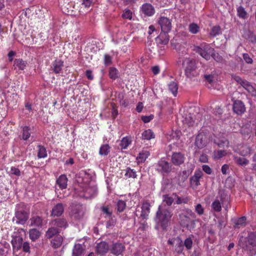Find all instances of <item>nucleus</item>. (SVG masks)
Segmentation results:
<instances>
[{"instance_id": "1", "label": "nucleus", "mask_w": 256, "mask_h": 256, "mask_svg": "<svg viewBox=\"0 0 256 256\" xmlns=\"http://www.w3.org/2000/svg\"><path fill=\"white\" fill-rule=\"evenodd\" d=\"M172 212L165 206H160L156 214V220L158 225L162 230H166L170 223L172 216Z\"/></svg>"}, {"instance_id": "2", "label": "nucleus", "mask_w": 256, "mask_h": 256, "mask_svg": "<svg viewBox=\"0 0 256 256\" xmlns=\"http://www.w3.org/2000/svg\"><path fill=\"white\" fill-rule=\"evenodd\" d=\"M30 212L24 204H19L16 206L15 216L12 222L16 224H24L29 218Z\"/></svg>"}, {"instance_id": "3", "label": "nucleus", "mask_w": 256, "mask_h": 256, "mask_svg": "<svg viewBox=\"0 0 256 256\" xmlns=\"http://www.w3.org/2000/svg\"><path fill=\"white\" fill-rule=\"evenodd\" d=\"M193 50L206 60L210 59L212 52L214 51L213 48L204 42L200 44L199 46H194Z\"/></svg>"}, {"instance_id": "4", "label": "nucleus", "mask_w": 256, "mask_h": 256, "mask_svg": "<svg viewBox=\"0 0 256 256\" xmlns=\"http://www.w3.org/2000/svg\"><path fill=\"white\" fill-rule=\"evenodd\" d=\"M70 216L76 220L83 218L86 208L82 204H72L71 206Z\"/></svg>"}, {"instance_id": "5", "label": "nucleus", "mask_w": 256, "mask_h": 256, "mask_svg": "<svg viewBox=\"0 0 256 256\" xmlns=\"http://www.w3.org/2000/svg\"><path fill=\"white\" fill-rule=\"evenodd\" d=\"M186 61V66L185 68V75L187 78H192L197 74L196 61L190 58H187Z\"/></svg>"}, {"instance_id": "6", "label": "nucleus", "mask_w": 256, "mask_h": 256, "mask_svg": "<svg viewBox=\"0 0 256 256\" xmlns=\"http://www.w3.org/2000/svg\"><path fill=\"white\" fill-rule=\"evenodd\" d=\"M168 244L174 246V250L178 254H181L184 249V242L179 236L169 239Z\"/></svg>"}, {"instance_id": "7", "label": "nucleus", "mask_w": 256, "mask_h": 256, "mask_svg": "<svg viewBox=\"0 0 256 256\" xmlns=\"http://www.w3.org/2000/svg\"><path fill=\"white\" fill-rule=\"evenodd\" d=\"M172 166L164 158H162L158 160L156 164V170L162 174H168L172 171Z\"/></svg>"}, {"instance_id": "8", "label": "nucleus", "mask_w": 256, "mask_h": 256, "mask_svg": "<svg viewBox=\"0 0 256 256\" xmlns=\"http://www.w3.org/2000/svg\"><path fill=\"white\" fill-rule=\"evenodd\" d=\"M125 249L124 244L118 242H114L110 246V253L115 256L123 255Z\"/></svg>"}, {"instance_id": "9", "label": "nucleus", "mask_w": 256, "mask_h": 256, "mask_svg": "<svg viewBox=\"0 0 256 256\" xmlns=\"http://www.w3.org/2000/svg\"><path fill=\"white\" fill-rule=\"evenodd\" d=\"M203 172L200 170H196L194 174L190 178V184L193 189H196L200 184V180L202 178Z\"/></svg>"}, {"instance_id": "10", "label": "nucleus", "mask_w": 256, "mask_h": 256, "mask_svg": "<svg viewBox=\"0 0 256 256\" xmlns=\"http://www.w3.org/2000/svg\"><path fill=\"white\" fill-rule=\"evenodd\" d=\"M158 24L160 26L162 32L164 33H168L171 30V22L166 17H161L158 20Z\"/></svg>"}, {"instance_id": "11", "label": "nucleus", "mask_w": 256, "mask_h": 256, "mask_svg": "<svg viewBox=\"0 0 256 256\" xmlns=\"http://www.w3.org/2000/svg\"><path fill=\"white\" fill-rule=\"evenodd\" d=\"M208 142V138L206 134L200 132L198 134L195 140V145L198 148H202L206 146Z\"/></svg>"}, {"instance_id": "12", "label": "nucleus", "mask_w": 256, "mask_h": 256, "mask_svg": "<svg viewBox=\"0 0 256 256\" xmlns=\"http://www.w3.org/2000/svg\"><path fill=\"white\" fill-rule=\"evenodd\" d=\"M64 206L62 203H58L52 208L50 216H60L64 212Z\"/></svg>"}, {"instance_id": "13", "label": "nucleus", "mask_w": 256, "mask_h": 256, "mask_svg": "<svg viewBox=\"0 0 256 256\" xmlns=\"http://www.w3.org/2000/svg\"><path fill=\"white\" fill-rule=\"evenodd\" d=\"M252 150V148L249 145L244 144L240 145L239 147L234 150V152H238L243 156L250 154Z\"/></svg>"}, {"instance_id": "14", "label": "nucleus", "mask_w": 256, "mask_h": 256, "mask_svg": "<svg viewBox=\"0 0 256 256\" xmlns=\"http://www.w3.org/2000/svg\"><path fill=\"white\" fill-rule=\"evenodd\" d=\"M234 112L238 114H242L246 111V108L244 103L240 100H236L233 104Z\"/></svg>"}, {"instance_id": "15", "label": "nucleus", "mask_w": 256, "mask_h": 256, "mask_svg": "<svg viewBox=\"0 0 256 256\" xmlns=\"http://www.w3.org/2000/svg\"><path fill=\"white\" fill-rule=\"evenodd\" d=\"M184 156L181 152H174L172 156V162L175 166H180L184 162Z\"/></svg>"}, {"instance_id": "16", "label": "nucleus", "mask_w": 256, "mask_h": 256, "mask_svg": "<svg viewBox=\"0 0 256 256\" xmlns=\"http://www.w3.org/2000/svg\"><path fill=\"white\" fill-rule=\"evenodd\" d=\"M50 224L58 229L59 228L65 229L68 226L67 221L64 218H58L53 220L51 221Z\"/></svg>"}, {"instance_id": "17", "label": "nucleus", "mask_w": 256, "mask_h": 256, "mask_svg": "<svg viewBox=\"0 0 256 256\" xmlns=\"http://www.w3.org/2000/svg\"><path fill=\"white\" fill-rule=\"evenodd\" d=\"M140 9L142 13L148 16H152L155 12L154 7L148 3L143 4Z\"/></svg>"}, {"instance_id": "18", "label": "nucleus", "mask_w": 256, "mask_h": 256, "mask_svg": "<svg viewBox=\"0 0 256 256\" xmlns=\"http://www.w3.org/2000/svg\"><path fill=\"white\" fill-rule=\"evenodd\" d=\"M96 250L98 254L103 255L110 251V246L106 242H102L97 244Z\"/></svg>"}, {"instance_id": "19", "label": "nucleus", "mask_w": 256, "mask_h": 256, "mask_svg": "<svg viewBox=\"0 0 256 256\" xmlns=\"http://www.w3.org/2000/svg\"><path fill=\"white\" fill-rule=\"evenodd\" d=\"M150 205L149 202H146L142 204L140 217L143 219H147L150 212Z\"/></svg>"}, {"instance_id": "20", "label": "nucleus", "mask_w": 256, "mask_h": 256, "mask_svg": "<svg viewBox=\"0 0 256 256\" xmlns=\"http://www.w3.org/2000/svg\"><path fill=\"white\" fill-rule=\"evenodd\" d=\"M172 46L174 49H175L179 53H181L184 54L186 53L187 50L185 46H187L186 42H184L183 44H180L179 43H174L172 40Z\"/></svg>"}, {"instance_id": "21", "label": "nucleus", "mask_w": 256, "mask_h": 256, "mask_svg": "<svg viewBox=\"0 0 256 256\" xmlns=\"http://www.w3.org/2000/svg\"><path fill=\"white\" fill-rule=\"evenodd\" d=\"M216 198H218L223 204L226 202L228 203L230 201L229 195L223 190H219Z\"/></svg>"}, {"instance_id": "22", "label": "nucleus", "mask_w": 256, "mask_h": 256, "mask_svg": "<svg viewBox=\"0 0 256 256\" xmlns=\"http://www.w3.org/2000/svg\"><path fill=\"white\" fill-rule=\"evenodd\" d=\"M97 188L96 186L86 188L84 191V196L86 198H90L96 195Z\"/></svg>"}, {"instance_id": "23", "label": "nucleus", "mask_w": 256, "mask_h": 256, "mask_svg": "<svg viewBox=\"0 0 256 256\" xmlns=\"http://www.w3.org/2000/svg\"><path fill=\"white\" fill-rule=\"evenodd\" d=\"M63 66V62L56 60L52 64V70L56 74H58L62 70Z\"/></svg>"}, {"instance_id": "24", "label": "nucleus", "mask_w": 256, "mask_h": 256, "mask_svg": "<svg viewBox=\"0 0 256 256\" xmlns=\"http://www.w3.org/2000/svg\"><path fill=\"white\" fill-rule=\"evenodd\" d=\"M60 232V231L59 229L52 226V227L48 228V230L46 232V237L47 238L50 239L54 236H56V235H58V234Z\"/></svg>"}, {"instance_id": "25", "label": "nucleus", "mask_w": 256, "mask_h": 256, "mask_svg": "<svg viewBox=\"0 0 256 256\" xmlns=\"http://www.w3.org/2000/svg\"><path fill=\"white\" fill-rule=\"evenodd\" d=\"M23 242V238L21 237H18L15 236V238H12V243L14 250H19L22 248Z\"/></svg>"}, {"instance_id": "26", "label": "nucleus", "mask_w": 256, "mask_h": 256, "mask_svg": "<svg viewBox=\"0 0 256 256\" xmlns=\"http://www.w3.org/2000/svg\"><path fill=\"white\" fill-rule=\"evenodd\" d=\"M68 178L66 175L62 174L56 180V184L61 189H65L67 186Z\"/></svg>"}, {"instance_id": "27", "label": "nucleus", "mask_w": 256, "mask_h": 256, "mask_svg": "<svg viewBox=\"0 0 256 256\" xmlns=\"http://www.w3.org/2000/svg\"><path fill=\"white\" fill-rule=\"evenodd\" d=\"M233 159L234 162L240 166H245L249 163V160L244 158L234 156Z\"/></svg>"}, {"instance_id": "28", "label": "nucleus", "mask_w": 256, "mask_h": 256, "mask_svg": "<svg viewBox=\"0 0 256 256\" xmlns=\"http://www.w3.org/2000/svg\"><path fill=\"white\" fill-rule=\"evenodd\" d=\"M247 242L249 246L256 248V232H250L246 238Z\"/></svg>"}, {"instance_id": "29", "label": "nucleus", "mask_w": 256, "mask_h": 256, "mask_svg": "<svg viewBox=\"0 0 256 256\" xmlns=\"http://www.w3.org/2000/svg\"><path fill=\"white\" fill-rule=\"evenodd\" d=\"M246 216H242L238 220H235L234 225V228L236 229L244 227L246 224Z\"/></svg>"}, {"instance_id": "30", "label": "nucleus", "mask_w": 256, "mask_h": 256, "mask_svg": "<svg viewBox=\"0 0 256 256\" xmlns=\"http://www.w3.org/2000/svg\"><path fill=\"white\" fill-rule=\"evenodd\" d=\"M62 237L60 235H56L51 241L52 246L54 248H58L62 245Z\"/></svg>"}, {"instance_id": "31", "label": "nucleus", "mask_w": 256, "mask_h": 256, "mask_svg": "<svg viewBox=\"0 0 256 256\" xmlns=\"http://www.w3.org/2000/svg\"><path fill=\"white\" fill-rule=\"evenodd\" d=\"M84 248L82 244H76L72 250L73 256H81L84 252Z\"/></svg>"}, {"instance_id": "32", "label": "nucleus", "mask_w": 256, "mask_h": 256, "mask_svg": "<svg viewBox=\"0 0 256 256\" xmlns=\"http://www.w3.org/2000/svg\"><path fill=\"white\" fill-rule=\"evenodd\" d=\"M222 204H223L218 198H216L212 202L211 207L212 210L217 212H219L222 210Z\"/></svg>"}, {"instance_id": "33", "label": "nucleus", "mask_w": 256, "mask_h": 256, "mask_svg": "<svg viewBox=\"0 0 256 256\" xmlns=\"http://www.w3.org/2000/svg\"><path fill=\"white\" fill-rule=\"evenodd\" d=\"M29 236L30 239L32 241H35L40 238V232L37 229L32 228L30 230Z\"/></svg>"}, {"instance_id": "34", "label": "nucleus", "mask_w": 256, "mask_h": 256, "mask_svg": "<svg viewBox=\"0 0 256 256\" xmlns=\"http://www.w3.org/2000/svg\"><path fill=\"white\" fill-rule=\"evenodd\" d=\"M155 135L151 130H144L142 134V140H150L154 138Z\"/></svg>"}, {"instance_id": "35", "label": "nucleus", "mask_w": 256, "mask_h": 256, "mask_svg": "<svg viewBox=\"0 0 256 256\" xmlns=\"http://www.w3.org/2000/svg\"><path fill=\"white\" fill-rule=\"evenodd\" d=\"M30 226H39L42 225V218L39 216H32L30 219Z\"/></svg>"}, {"instance_id": "36", "label": "nucleus", "mask_w": 256, "mask_h": 256, "mask_svg": "<svg viewBox=\"0 0 256 256\" xmlns=\"http://www.w3.org/2000/svg\"><path fill=\"white\" fill-rule=\"evenodd\" d=\"M26 64L27 62L26 61L23 60L22 59H16L14 60V66L18 67L20 70H24Z\"/></svg>"}, {"instance_id": "37", "label": "nucleus", "mask_w": 256, "mask_h": 256, "mask_svg": "<svg viewBox=\"0 0 256 256\" xmlns=\"http://www.w3.org/2000/svg\"><path fill=\"white\" fill-rule=\"evenodd\" d=\"M30 128L27 126L22 127V135L21 138L23 140H27L30 136Z\"/></svg>"}, {"instance_id": "38", "label": "nucleus", "mask_w": 256, "mask_h": 256, "mask_svg": "<svg viewBox=\"0 0 256 256\" xmlns=\"http://www.w3.org/2000/svg\"><path fill=\"white\" fill-rule=\"evenodd\" d=\"M150 156V152L148 151H142L139 154L138 156L137 157L138 162H143Z\"/></svg>"}, {"instance_id": "39", "label": "nucleus", "mask_w": 256, "mask_h": 256, "mask_svg": "<svg viewBox=\"0 0 256 256\" xmlns=\"http://www.w3.org/2000/svg\"><path fill=\"white\" fill-rule=\"evenodd\" d=\"M237 15L243 19H246L248 17V13L242 6H240L237 8Z\"/></svg>"}, {"instance_id": "40", "label": "nucleus", "mask_w": 256, "mask_h": 256, "mask_svg": "<svg viewBox=\"0 0 256 256\" xmlns=\"http://www.w3.org/2000/svg\"><path fill=\"white\" fill-rule=\"evenodd\" d=\"M168 90L172 92L174 96H176L178 90L177 83L174 82H172L168 84Z\"/></svg>"}, {"instance_id": "41", "label": "nucleus", "mask_w": 256, "mask_h": 256, "mask_svg": "<svg viewBox=\"0 0 256 256\" xmlns=\"http://www.w3.org/2000/svg\"><path fill=\"white\" fill-rule=\"evenodd\" d=\"M38 157L39 158H44L47 156L46 148L42 146H38Z\"/></svg>"}, {"instance_id": "42", "label": "nucleus", "mask_w": 256, "mask_h": 256, "mask_svg": "<svg viewBox=\"0 0 256 256\" xmlns=\"http://www.w3.org/2000/svg\"><path fill=\"white\" fill-rule=\"evenodd\" d=\"M172 196H174L175 198H176V203L177 204H186L189 200V198L188 197H180L176 194V193H173Z\"/></svg>"}, {"instance_id": "43", "label": "nucleus", "mask_w": 256, "mask_h": 256, "mask_svg": "<svg viewBox=\"0 0 256 256\" xmlns=\"http://www.w3.org/2000/svg\"><path fill=\"white\" fill-rule=\"evenodd\" d=\"M184 216L186 218V220L188 221L186 224L188 225L190 220L196 218V215L191 210L186 209L185 211Z\"/></svg>"}, {"instance_id": "44", "label": "nucleus", "mask_w": 256, "mask_h": 256, "mask_svg": "<svg viewBox=\"0 0 256 256\" xmlns=\"http://www.w3.org/2000/svg\"><path fill=\"white\" fill-rule=\"evenodd\" d=\"M174 198L172 194V195L164 194L163 196V202H166L168 206H170L172 204Z\"/></svg>"}, {"instance_id": "45", "label": "nucleus", "mask_w": 256, "mask_h": 256, "mask_svg": "<svg viewBox=\"0 0 256 256\" xmlns=\"http://www.w3.org/2000/svg\"><path fill=\"white\" fill-rule=\"evenodd\" d=\"M200 30V26L196 23L193 22L189 24L188 30L192 34H198Z\"/></svg>"}, {"instance_id": "46", "label": "nucleus", "mask_w": 256, "mask_h": 256, "mask_svg": "<svg viewBox=\"0 0 256 256\" xmlns=\"http://www.w3.org/2000/svg\"><path fill=\"white\" fill-rule=\"evenodd\" d=\"M110 152V147L108 144H104L100 148L99 154L101 156H106Z\"/></svg>"}, {"instance_id": "47", "label": "nucleus", "mask_w": 256, "mask_h": 256, "mask_svg": "<svg viewBox=\"0 0 256 256\" xmlns=\"http://www.w3.org/2000/svg\"><path fill=\"white\" fill-rule=\"evenodd\" d=\"M221 34V28L219 26H216L212 28L210 33V36L215 37Z\"/></svg>"}, {"instance_id": "48", "label": "nucleus", "mask_w": 256, "mask_h": 256, "mask_svg": "<svg viewBox=\"0 0 256 256\" xmlns=\"http://www.w3.org/2000/svg\"><path fill=\"white\" fill-rule=\"evenodd\" d=\"M245 38L252 43H256V35L251 31H248L245 34Z\"/></svg>"}, {"instance_id": "49", "label": "nucleus", "mask_w": 256, "mask_h": 256, "mask_svg": "<svg viewBox=\"0 0 256 256\" xmlns=\"http://www.w3.org/2000/svg\"><path fill=\"white\" fill-rule=\"evenodd\" d=\"M158 38L160 40V42L162 44H166L169 41V36L168 33L160 34Z\"/></svg>"}, {"instance_id": "50", "label": "nucleus", "mask_w": 256, "mask_h": 256, "mask_svg": "<svg viewBox=\"0 0 256 256\" xmlns=\"http://www.w3.org/2000/svg\"><path fill=\"white\" fill-rule=\"evenodd\" d=\"M15 236H18L20 238H24L26 236V232L23 228H18L16 229L14 232L12 237L15 238Z\"/></svg>"}, {"instance_id": "51", "label": "nucleus", "mask_w": 256, "mask_h": 256, "mask_svg": "<svg viewBox=\"0 0 256 256\" xmlns=\"http://www.w3.org/2000/svg\"><path fill=\"white\" fill-rule=\"evenodd\" d=\"M130 142L131 141L128 137H124L121 140L120 146L122 149H126L128 148Z\"/></svg>"}, {"instance_id": "52", "label": "nucleus", "mask_w": 256, "mask_h": 256, "mask_svg": "<svg viewBox=\"0 0 256 256\" xmlns=\"http://www.w3.org/2000/svg\"><path fill=\"white\" fill-rule=\"evenodd\" d=\"M211 57H212L216 62L220 63H223L224 61L223 58L218 53L216 52L214 50L212 52Z\"/></svg>"}, {"instance_id": "53", "label": "nucleus", "mask_w": 256, "mask_h": 256, "mask_svg": "<svg viewBox=\"0 0 256 256\" xmlns=\"http://www.w3.org/2000/svg\"><path fill=\"white\" fill-rule=\"evenodd\" d=\"M125 176L128 178H136V171L133 169H131L130 168H128L126 170Z\"/></svg>"}, {"instance_id": "54", "label": "nucleus", "mask_w": 256, "mask_h": 256, "mask_svg": "<svg viewBox=\"0 0 256 256\" xmlns=\"http://www.w3.org/2000/svg\"><path fill=\"white\" fill-rule=\"evenodd\" d=\"M109 76L110 78L116 80L118 78V72L115 68H110L109 70Z\"/></svg>"}, {"instance_id": "55", "label": "nucleus", "mask_w": 256, "mask_h": 256, "mask_svg": "<svg viewBox=\"0 0 256 256\" xmlns=\"http://www.w3.org/2000/svg\"><path fill=\"white\" fill-rule=\"evenodd\" d=\"M214 142L220 148L228 147L229 146V142L226 139H222L218 141L215 140Z\"/></svg>"}, {"instance_id": "56", "label": "nucleus", "mask_w": 256, "mask_h": 256, "mask_svg": "<svg viewBox=\"0 0 256 256\" xmlns=\"http://www.w3.org/2000/svg\"><path fill=\"white\" fill-rule=\"evenodd\" d=\"M185 246L187 250H190L192 246V240L190 238H186L184 242V246Z\"/></svg>"}, {"instance_id": "57", "label": "nucleus", "mask_w": 256, "mask_h": 256, "mask_svg": "<svg viewBox=\"0 0 256 256\" xmlns=\"http://www.w3.org/2000/svg\"><path fill=\"white\" fill-rule=\"evenodd\" d=\"M110 220L106 222V227L110 228L114 226L116 223V219L114 217H109Z\"/></svg>"}, {"instance_id": "58", "label": "nucleus", "mask_w": 256, "mask_h": 256, "mask_svg": "<svg viewBox=\"0 0 256 256\" xmlns=\"http://www.w3.org/2000/svg\"><path fill=\"white\" fill-rule=\"evenodd\" d=\"M117 210L119 212H122L126 207V203L124 201L120 200L117 202Z\"/></svg>"}, {"instance_id": "59", "label": "nucleus", "mask_w": 256, "mask_h": 256, "mask_svg": "<svg viewBox=\"0 0 256 256\" xmlns=\"http://www.w3.org/2000/svg\"><path fill=\"white\" fill-rule=\"evenodd\" d=\"M195 212L199 216H202L204 214V208L201 204H198L195 206Z\"/></svg>"}, {"instance_id": "60", "label": "nucleus", "mask_w": 256, "mask_h": 256, "mask_svg": "<svg viewBox=\"0 0 256 256\" xmlns=\"http://www.w3.org/2000/svg\"><path fill=\"white\" fill-rule=\"evenodd\" d=\"M226 154V152L224 150H218L214 152V158L220 159Z\"/></svg>"}, {"instance_id": "61", "label": "nucleus", "mask_w": 256, "mask_h": 256, "mask_svg": "<svg viewBox=\"0 0 256 256\" xmlns=\"http://www.w3.org/2000/svg\"><path fill=\"white\" fill-rule=\"evenodd\" d=\"M122 17L130 20L132 18V12L130 10H126L122 14Z\"/></svg>"}, {"instance_id": "62", "label": "nucleus", "mask_w": 256, "mask_h": 256, "mask_svg": "<svg viewBox=\"0 0 256 256\" xmlns=\"http://www.w3.org/2000/svg\"><path fill=\"white\" fill-rule=\"evenodd\" d=\"M22 250L25 252H30V244L27 242H24L22 244Z\"/></svg>"}, {"instance_id": "63", "label": "nucleus", "mask_w": 256, "mask_h": 256, "mask_svg": "<svg viewBox=\"0 0 256 256\" xmlns=\"http://www.w3.org/2000/svg\"><path fill=\"white\" fill-rule=\"evenodd\" d=\"M246 90L250 93L252 96H256V90L251 84L247 88Z\"/></svg>"}, {"instance_id": "64", "label": "nucleus", "mask_w": 256, "mask_h": 256, "mask_svg": "<svg viewBox=\"0 0 256 256\" xmlns=\"http://www.w3.org/2000/svg\"><path fill=\"white\" fill-rule=\"evenodd\" d=\"M11 174L16 176H20V170L15 167H12L10 168Z\"/></svg>"}]
</instances>
